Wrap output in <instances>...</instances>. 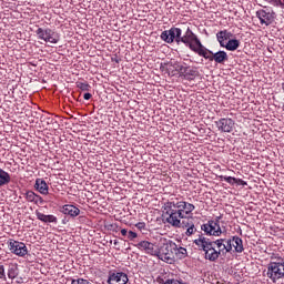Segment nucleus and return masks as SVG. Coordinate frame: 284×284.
I'll use <instances>...</instances> for the list:
<instances>
[{
	"instance_id": "29",
	"label": "nucleus",
	"mask_w": 284,
	"mask_h": 284,
	"mask_svg": "<svg viewBox=\"0 0 284 284\" xmlns=\"http://www.w3.org/2000/svg\"><path fill=\"white\" fill-rule=\"evenodd\" d=\"M182 227H187L186 236H192V234L196 232V229L194 227V223L192 222H184V224H182Z\"/></svg>"
},
{
	"instance_id": "36",
	"label": "nucleus",
	"mask_w": 284,
	"mask_h": 284,
	"mask_svg": "<svg viewBox=\"0 0 284 284\" xmlns=\"http://www.w3.org/2000/svg\"><path fill=\"white\" fill-rule=\"evenodd\" d=\"M0 278L1 281H6V267L3 265H0Z\"/></svg>"
},
{
	"instance_id": "17",
	"label": "nucleus",
	"mask_w": 284,
	"mask_h": 284,
	"mask_svg": "<svg viewBox=\"0 0 284 284\" xmlns=\"http://www.w3.org/2000/svg\"><path fill=\"white\" fill-rule=\"evenodd\" d=\"M180 70L183 72L186 81H194L196 77H199V70H196V68L182 67Z\"/></svg>"
},
{
	"instance_id": "8",
	"label": "nucleus",
	"mask_w": 284,
	"mask_h": 284,
	"mask_svg": "<svg viewBox=\"0 0 284 284\" xmlns=\"http://www.w3.org/2000/svg\"><path fill=\"white\" fill-rule=\"evenodd\" d=\"M255 17L258 18L261 26H272L276 21V12L272 9H260L255 12Z\"/></svg>"
},
{
	"instance_id": "21",
	"label": "nucleus",
	"mask_w": 284,
	"mask_h": 284,
	"mask_svg": "<svg viewBox=\"0 0 284 284\" xmlns=\"http://www.w3.org/2000/svg\"><path fill=\"white\" fill-rule=\"evenodd\" d=\"M232 37V32H229L227 30H222L216 33V39L221 45V48H225V41Z\"/></svg>"
},
{
	"instance_id": "39",
	"label": "nucleus",
	"mask_w": 284,
	"mask_h": 284,
	"mask_svg": "<svg viewBox=\"0 0 284 284\" xmlns=\"http://www.w3.org/2000/svg\"><path fill=\"white\" fill-rule=\"evenodd\" d=\"M213 223H217V225H221V216L215 217V220H213Z\"/></svg>"
},
{
	"instance_id": "9",
	"label": "nucleus",
	"mask_w": 284,
	"mask_h": 284,
	"mask_svg": "<svg viewBox=\"0 0 284 284\" xmlns=\"http://www.w3.org/2000/svg\"><path fill=\"white\" fill-rule=\"evenodd\" d=\"M181 34H183L181 28L172 27L171 29L163 31L160 37L165 43H174L175 41L179 45Z\"/></svg>"
},
{
	"instance_id": "40",
	"label": "nucleus",
	"mask_w": 284,
	"mask_h": 284,
	"mask_svg": "<svg viewBox=\"0 0 284 284\" xmlns=\"http://www.w3.org/2000/svg\"><path fill=\"white\" fill-rule=\"evenodd\" d=\"M121 234H122V236H128L129 232L125 229H122Z\"/></svg>"
},
{
	"instance_id": "2",
	"label": "nucleus",
	"mask_w": 284,
	"mask_h": 284,
	"mask_svg": "<svg viewBox=\"0 0 284 284\" xmlns=\"http://www.w3.org/2000/svg\"><path fill=\"white\" fill-rule=\"evenodd\" d=\"M163 214L165 217V223L171 225V227H183L185 225V220L182 217L181 213L175 210V207L166 201L163 205ZM181 220H183L181 222Z\"/></svg>"
},
{
	"instance_id": "24",
	"label": "nucleus",
	"mask_w": 284,
	"mask_h": 284,
	"mask_svg": "<svg viewBox=\"0 0 284 284\" xmlns=\"http://www.w3.org/2000/svg\"><path fill=\"white\" fill-rule=\"evenodd\" d=\"M212 61H215V63L223 64L225 61H227V52L225 51H217L213 53Z\"/></svg>"
},
{
	"instance_id": "19",
	"label": "nucleus",
	"mask_w": 284,
	"mask_h": 284,
	"mask_svg": "<svg viewBox=\"0 0 284 284\" xmlns=\"http://www.w3.org/2000/svg\"><path fill=\"white\" fill-rule=\"evenodd\" d=\"M62 214H65L68 216H72L73 219L75 216H79V214H81V210H79V207L72 205V204H65L62 206Z\"/></svg>"
},
{
	"instance_id": "15",
	"label": "nucleus",
	"mask_w": 284,
	"mask_h": 284,
	"mask_svg": "<svg viewBox=\"0 0 284 284\" xmlns=\"http://www.w3.org/2000/svg\"><path fill=\"white\" fill-rule=\"evenodd\" d=\"M215 243H216L217 250H220L222 254H227L233 250L232 239H229V240L219 239V240H215Z\"/></svg>"
},
{
	"instance_id": "12",
	"label": "nucleus",
	"mask_w": 284,
	"mask_h": 284,
	"mask_svg": "<svg viewBox=\"0 0 284 284\" xmlns=\"http://www.w3.org/2000/svg\"><path fill=\"white\" fill-rule=\"evenodd\" d=\"M215 125L219 132H233L235 122L231 118H221L220 120L215 121Z\"/></svg>"
},
{
	"instance_id": "22",
	"label": "nucleus",
	"mask_w": 284,
	"mask_h": 284,
	"mask_svg": "<svg viewBox=\"0 0 284 284\" xmlns=\"http://www.w3.org/2000/svg\"><path fill=\"white\" fill-rule=\"evenodd\" d=\"M36 216L38 221H42V223H57V216L54 215H45L39 211H36Z\"/></svg>"
},
{
	"instance_id": "26",
	"label": "nucleus",
	"mask_w": 284,
	"mask_h": 284,
	"mask_svg": "<svg viewBox=\"0 0 284 284\" xmlns=\"http://www.w3.org/2000/svg\"><path fill=\"white\" fill-rule=\"evenodd\" d=\"M12 179L10 178V173L6 172L3 169L0 168V187L3 185H8Z\"/></svg>"
},
{
	"instance_id": "37",
	"label": "nucleus",
	"mask_w": 284,
	"mask_h": 284,
	"mask_svg": "<svg viewBox=\"0 0 284 284\" xmlns=\"http://www.w3.org/2000/svg\"><path fill=\"white\" fill-rule=\"evenodd\" d=\"M235 185H247V182H245V181L242 180V179H236V178H235Z\"/></svg>"
},
{
	"instance_id": "38",
	"label": "nucleus",
	"mask_w": 284,
	"mask_h": 284,
	"mask_svg": "<svg viewBox=\"0 0 284 284\" xmlns=\"http://www.w3.org/2000/svg\"><path fill=\"white\" fill-rule=\"evenodd\" d=\"M83 99H84V101H90V99H92V94L91 93H84Z\"/></svg>"
},
{
	"instance_id": "10",
	"label": "nucleus",
	"mask_w": 284,
	"mask_h": 284,
	"mask_svg": "<svg viewBox=\"0 0 284 284\" xmlns=\"http://www.w3.org/2000/svg\"><path fill=\"white\" fill-rule=\"evenodd\" d=\"M8 248L11 252V254H16V256H26L28 254V246H26V243L19 242L17 240L10 239L7 242Z\"/></svg>"
},
{
	"instance_id": "25",
	"label": "nucleus",
	"mask_w": 284,
	"mask_h": 284,
	"mask_svg": "<svg viewBox=\"0 0 284 284\" xmlns=\"http://www.w3.org/2000/svg\"><path fill=\"white\" fill-rule=\"evenodd\" d=\"M17 276H19V266L14 263L9 264L8 278H10L11 281H14Z\"/></svg>"
},
{
	"instance_id": "13",
	"label": "nucleus",
	"mask_w": 284,
	"mask_h": 284,
	"mask_svg": "<svg viewBox=\"0 0 284 284\" xmlns=\"http://www.w3.org/2000/svg\"><path fill=\"white\" fill-rule=\"evenodd\" d=\"M128 274L123 272H110L108 277L109 284H128Z\"/></svg>"
},
{
	"instance_id": "28",
	"label": "nucleus",
	"mask_w": 284,
	"mask_h": 284,
	"mask_svg": "<svg viewBox=\"0 0 284 284\" xmlns=\"http://www.w3.org/2000/svg\"><path fill=\"white\" fill-rule=\"evenodd\" d=\"M173 254H175L176 258H185V256H187V250L185 247H179L175 244V247H173Z\"/></svg>"
},
{
	"instance_id": "18",
	"label": "nucleus",
	"mask_w": 284,
	"mask_h": 284,
	"mask_svg": "<svg viewBox=\"0 0 284 284\" xmlns=\"http://www.w3.org/2000/svg\"><path fill=\"white\" fill-rule=\"evenodd\" d=\"M195 54H199V57H203L204 59H207L209 61H212L214 57V52L210 51L203 43L201 42V47L195 48L193 51Z\"/></svg>"
},
{
	"instance_id": "30",
	"label": "nucleus",
	"mask_w": 284,
	"mask_h": 284,
	"mask_svg": "<svg viewBox=\"0 0 284 284\" xmlns=\"http://www.w3.org/2000/svg\"><path fill=\"white\" fill-rule=\"evenodd\" d=\"M77 88H79V90H81L82 92H90V83L88 82H81L78 81L75 82Z\"/></svg>"
},
{
	"instance_id": "4",
	"label": "nucleus",
	"mask_w": 284,
	"mask_h": 284,
	"mask_svg": "<svg viewBox=\"0 0 284 284\" xmlns=\"http://www.w3.org/2000/svg\"><path fill=\"white\" fill-rule=\"evenodd\" d=\"M168 202L180 213L182 219H192V212L196 210L194 204L184 201L181 197L173 196Z\"/></svg>"
},
{
	"instance_id": "23",
	"label": "nucleus",
	"mask_w": 284,
	"mask_h": 284,
	"mask_svg": "<svg viewBox=\"0 0 284 284\" xmlns=\"http://www.w3.org/2000/svg\"><path fill=\"white\" fill-rule=\"evenodd\" d=\"M232 245H233L235 252H237V254L243 253L245 250V247H243V240L239 236L232 237Z\"/></svg>"
},
{
	"instance_id": "14",
	"label": "nucleus",
	"mask_w": 284,
	"mask_h": 284,
	"mask_svg": "<svg viewBox=\"0 0 284 284\" xmlns=\"http://www.w3.org/2000/svg\"><path fill=\"white\" fill-rule=\"evenodd\" d=\"M135 247H138V250H141L142 252H145V254L156 256L158 248L156 245H154V243L141 241L140 243L135 244Z\"/></svg>"
},
{
	"instance_id": "16",
	"label": "nucleus",
	"mask_w": 284,
	"mask_h": 284,
	"mask_svg": "<svg viewBox=\"0 0 284 284\" xmlns=\"http://www.w3.org/2000/svg\"><path fill=\"white\" fill-rule=\"evenodd\" d=\"M26 201L28 203H34V205H43V197L41 195L34 193L33 191H27L24 193Z\"/></svg>"
},
{
	"instance_id": "1",
	"label": "nucleus",
	"mask_w": 284,
	"mask_h": 284,
	"mask_svg": "<svg viewBox=\"0 0 284 284\" xmlns=\"http://www.w3.org/2000/svg\"><path fill=\"white\" fill-rule=\"evenodd\" d=\"M193 243L196 245L197 250L204 252V258L211 263L219 261V257L223 254L221 248L216 250V241H211L203 234H200Z\"/></svg>"
},
{
	"instance_id": "35",
	"label": "nucleus",
	"mask_w": 284,
	"mask_h": 284,
	"mask_svg": "<svg viewBox=\"0 0 284 284\" xmlns=\"http://www.w3.org/2000/svg\"><path fill=\"white\" fill-rule=\"evenodd\" d=\"M138 237H139V234H136V232L129 231L128 233L129 241H134V239H138Z\"/></svg>"
},
{
	"instance_id": "27",
	"label": "nucleus",
	"mask_w": 284,
	"mask_h": 284,
	"mask_svg": "<svg viewBox=\"0 0 284 284\" xmlns=\"http://www.w3.org/2000/svg\"><path fill=\"white\" fill-rule=\"evenodd\" d=\"M241 45V42L236 39H231L227 41L226 44H224V48H226V50H229L230 52H234L235 50H239Z\"/></svg>"
},
{
	"instance_id": "31",
	"label": "nucleus",
	"mask_w": 284,
	"mask_h": 284,
	"mask_svg": "<svg viewBox=\"0 0 284 284\" xmlns=\"http://www.w3.org/2000/svg\"><path fill=\"white\" fill-rule=\"evenodd\" d=\"M265 3H270L274 8H283L284 9V0H264Z\"/></svg>"
},
{
	"instance_id": "33",
	"label": "nucleus",
	"mask_w": 284,
	"mask_h": 284,
	"mask_svg": "<svg viewBox=\"0 0 284 284\" xmlns=\"http://www.w3.org/2000/svg\"><path fill=\"white\" fill-rule=\"evenodd\" d=\"M42 121L43 123H47V125L54 124V118L50 116V113H47L45 115H43Z\"/></svg>"
},
{
	"instance_id": "3",
	"label": "nucleus",
	"mask_w": 284,
	"mask_h": 284,
	"mask_svg": "<svg viewBox=\"0 0 284 284\" xmlns=\"http://www.w3.org/2000/svg\"><path fill=\"white\" fill-rule=\"evenodd\" d=\"M266 276L272 281V283H276L281 281V278H284V257H274L267 264Z\"/></svg>"
},
{
	"instance_id": "32",
	"label": "nucleus",
	"mask_w": 284,
	"mask_h": 284,
	"mask_svg": "<svg viewBox=\"0 0 284 284\" xmlns=\"http://www.w3.org/2000/svg\"><path fill=\"white\" fill-rule=\"evenodd\" d=\"M220 181H225L230 185H236V178L233 176L220 175Z\"/></svg>"
},
{
	"instance_id": "7",
	"label": "nucleus",
	"mask_w": 284,
	"mask_h": 284,
	"mask_svg": "<svg viewBox=\"0 0 284 284\" xmlns=\"http://www.w3.org/2000/svg\"><path fill=\"white\" fill-rule=\"evenodd\" d=\"M36 34L38 39H40L41 41H45V43H59L60 41L59 33L54 32L50 28H38L36 30Z\"/></svg>"
},
{
	"instance_id": "5",
	"label": "nucleus",
	"mask_w": 284,
	"mask_h": 284,
	"mask_svg": "<svg viewBox=\"0 0 284 284\" xmlns=\"http://www.w3.org/2000/svg\"><path fill=\"white\" fill-rule=\"evenodd\" d=\"M174 247L176 244L169 242L163 243L156 251L155 256L160 258V261H164V263H174Z\"/></svg>"
},
{
	"instance_id": "20",
	"label": "nucleus",
	"mask_w": 284,
	"mask_h": 284,
	"mask_svg": "<svg viewBox=\"0 0 284 284\" xmlns=\"http://www.w3.org/2000/svg\"><path fill=\"white\" fill-rule=\"evenodd\" d=\"M34 187L39 193L43 195H48L50 192V186H48V183L43 179H37Z\"/></svg>"
},
{
	"instance_id": "6",
	"label": "nucleus",
	"mask_w": 284,
	"mask_h": 284,
	"mask_svg": "<svg viewBox=\"0 0 284 284\" xmlns=\"http://www.w3.org/2000/svg\"><path fill=\"white\" fill-rule=\"evenodd\" d=\"M184 43L186 48H190L194 52L197 48H201V39L199 36L192 32V29L187 28L185 33L180 36L179 44Z\"/></svg>"
},
{
	"instance_id": "34",
	"label": "nucleus",
	"mask_w": 284,
	"mask_h": 284,
	"mask_svg": "<svg viewBox=\"0 0 284 284\" xmlns=\"http://www.w3.org/2000/svg\"><path fill=\"white\" fill-rule=\"evenodd\" d=\"M135 227L140 231V232H148V226L145 224V222H139L135 224Z\"/></svg>"
},
{
	"instance_id": "11",
	"label": "nucleus",
	"mask_w": 284,
	"mask_h": 284,
	"mask_svg": "<svg viewBox=\"0 0 284 284\" xmlns=\"http://www.w3.org/2000/svg\"><path fill=\"white\" fill-rule=\"evenodd\" d=\"M202 232H204L207 236H221L223 231L221 230V224L210 220L207 223L201 226Z\"/></svg>"
}]
</instances>
